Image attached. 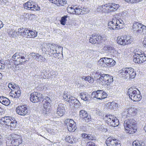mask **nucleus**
<instances>
[{
    "label": "nucleus",
    "mask_w": 146,
    "mask_h": 146,
    "mask_svg": "<svg viewBox=\"0 0 146 146\" xmlns=\"http://www.w3.org/2000/svg\"><path fill=\"white\" fill-rule=\"evenodd\" d=\"M13 139L11 140L6 142V144L7 146H14L13 143Z\"/></svg>",
    "instance_id": "54"
},
{
    "label": "nucleus",
    "mask_w": 146,
    "mask_h": 146,
    "mask_svg": "<svg viewBox=\"0 0 146 146\" xmlns=\"http://www.w3.org/2000/svg\"><path fill=\"white\" fill-rule=\"evenodd\" d=\"M24 28H19L18 29V32H17L18 33V35L19 34H20L21 35V33H22V31L24 30Z\"/></svg>",
    "instance_id": "62"
},
{
    "label": "nucleus",
    "mask_w": 146,
    "mask_h": 146,
    "mask_svg": "<svg viewBox=\"0 0 146 146\" xmlns=\"http://www.w3.org/2000/svg\"><path fill=\"white\" fill-rule=\"evenodd\" d=\"M14 118H13L10 116L5 117L2 118L0 120V123L3 122L6 125L9 126V125L12 122V119Z\"/></svg>",
    "instance_id": "19"
},
{
    "label": "nucleus",
    "mask_w": 146,
    "mask_h": 146,
    "mask_svg": "<svg viewBox=\"0 0 146 146\" xmlns=\"http://www.w3.org/2000/svg\"><path fill=\"white\" fill-rule=\"evenodd\" d=\"M115 20L113 19L112 21H110L108 23V28L110 29L115 30H116L122 28L121 25H117L116 24Z\"/></svg>",
    "instance_id": "16"
},
{
    "label": "nucleus",
    "mask_w": 146,
    "mask_h": 146,
    "mask_svg": "<svg viewBox=\"0 0 146 146\" xmlns=\"http://www.w3.org/2000/svg\"><path fill=\"white\" fill-rule=\"evenodd\" d=\"M64 122L67 127L72 123H74V121L72 119H66Z\"/></svg>",
    "instance_id": "45"
},
{
    "label": "nucleus",
    "mask_w": 146,
    "mask_h": 146,
    "mask_svg": "<svg viewBox=\"0 0 146 146\" xmlns=\"http://www.w3.org/2000/svg\"><path fill=\"white\" fill-rule=\"evenodd\" d=\"M105 117L106 118L105 119L106 123L110 125L115 127L119 125V120L116 117L108 114L106 115Z\"/></svg>",
    "instance_id": "8"
},
{
    "label": "nucleus",
    "mask_w": 146,
    "mask_h": 146,
    "mask_svg": "<svg viewBox=\"0 0 146 146\" xmlns=\"http://www.w3.org/2000/svg\"><path fill=\"white\" fill-rule=\"evenodd\" d=\"M119 141L114 137H110L107 138L106 143L108 146H121Z\"/></svg>",
    "instance_id": "11"
},
{
    "label": "nucleus",
    "mask_w": 146,
    "mask_h": 146,
    "mask_svg": "<svg viewBox=\"0 0 146 146\" xmlns=\"http://www.w3.org/2000/svg\"><path fill=\"white\" fill-rule=\"evenodd\" d=\"M65 106L62 104H60L58 105L56 111V114L58 116H62L64 114L65 111Z\"/></svg>",
    "instance_id": "18"
},
{
    "label": "nucleus",
    "mask_w": 146,
    "mask_h": 146,
    "mask_svg": "<svg viewBox=\"0 0 146 146\" xmlns=\"http://www.w3.org/2000/svg\"><path fill=\"white\" fill-rule=\"evenodd\" d=\"M29 32V30L26 28H24V30L22 31V33H21V35L24 37H28Z\"/></svg>",
    "instance_id": "39"
},
{
    "label": "nucleus",
    "mask_w": 146,
    "mask_h": 146,
    "mask_svg": "<svg viewBox=\"0 0 146 146\" xmlns=\"http://www.w3.org/2000/svg\"><path fill=\"white\" fill-rule=\"evenodd\" d=\"M69 17L67 15L62 17L60 20V24L62 25H65L66 21L67 20V18Z\"/></svg>",
    "instance_id": "37"
},
{
    "label": "nucleus",
    "mask_w": 146,
    "mask_h": 146,
    "mask_svg": "<svg viewBox=\"0 0 146 146\" xmlns=\"http://www.w3.org/2000/svg\"><path fill=\"white\" fill-rule=\"evenodd\" d=\"M87 138L90 140H96L95 137L91 134H88V135Z\"/></svg>",
    "instance_id": "53"
},
{
    "label": "nucleus",
    "mask_w": 146,
    "mask_h": 146,
    "mask_svg": "<svg viewBox=\"0 0 146 146\" xmlns=\"http://www.w3.org/2000/svg\"><path fill=\"white\" fill-rule=\"evenodd\" d=\"M9 35L10 37H13L18 35V34L17 32L11 29L9 32Z\"/></svg>",
    "instance_id": "40"
},
{
    "label": "nucleus",
    "mask_w": 146,
    "mask_h": 146,
    "mask_svg": "<svg viewBox=\"0 0 146 146\" xmlns=\"http://www.w3.org/2000/svg\"><path fill=\"white\" fill-rule=\"evenodd\" d=\"M0 102L3 105L5 106H8L10 103L8 98L3 96L0 97Z\"/></svg>",
    "instance_id": "24"
},
{
    "label": "nucleus",
    "mask_w": 146,
    "mask_h": 146,
    "mask_svg": "<svg viewBox=\"0 0 146 146\" xmlns=\"http://www.w3.org/2000/svg\"><path fill=\"white\" fill-rule=\"evenodd\" d=\"M75 7H72L71 6H69L67 8V10L68 13L74 14L75 13Z\"/></svg>",
    "instance_id": "35"
},
{
    "label": "nucleus",
    "mask_w": 146,
    "mask_h": 146,
    "mask_svg": "<svg viewBox=\"0 0 146 146\" xmlns=\"http://www.w3.org/2000/svg\"><path fill=\"white\" fill-rule=\"evenodd\" d=\"M81 8H82V10L81 11L82 15L85 14L86 13H87L88 12L87 9L84 7H81Z\"/></svg>",
    "instance_id": "56"
},
{
    "label": "nucleus",
    "mask_w": 146,
    "mask_h": 146,
    "mask_svg": "<svg viewBox=\"0 0 146 146\" xmlns=\"http://www.w3.org/2000/svg\"><path fill=\"white\" fill-rule=\"evenodd\" d=\"M64 99L66 101L68 102L72 105L74 103V102H77V100L75 97L72 96L70 95H68L67 92H64L63 96Z\"/></svg>",
    "instance_id": "15"
},
{
    "label": "nucleus",
    "mask_w": 146,
    "mask_h": 146,
    "mask_svg": "<svg viewBox=\"0 0 146 146\" xmlns=\"http://www.w3.org/2000/svg\"><path fill=\"white\" fill-rule=\"evenodd\" d=\"M106 62H107V67H110L115 64V62L112 58L106 57Z\"/></svg>",
    "instance_id": "28"
},
{
    "label": "nucleus",
    "mask_w": 146,
    "mask_h": 146,
    "mask_svg": "<svg viewBox=\"0 0 146 146\" xmlns=\"http://www.w3.org/2000/svg\"><path fill=\"white\" fill-rule=\"evenodd\" d=\"M133 41V38L129 36L125 35L118 36L117 38V43L120 44L125 45L131 44Z\"/></svg>",
    "instance_id": "6"
},
{
    "label": "nucleus",
    "mask_w": 146,
    "mask_h": 146,
    "mask_svg": "<svg viewBox=\"0 0 146 146\" xmlns=\"http://www.w3.org/2000/svg\"><path fill=\"white\" fill-rule=\"evenodd\" d=\"M106 76V74H102L99 71H97L95 74L94 77L95 78L99 77V79L100 80H102L107 78Z\"/></svg>",
    "instance_id": "23"
},
{
    "label": "nucleus",
    "mask_w": 146,
    "mask_h": 146,
    "mask_svg": "<svg viewBox=\"0 0 146 146\" xmlns=\"http://www.w3.org/2000/svg\"><path fill=\"white\" fill-rule=\"evenodd\" d=\"M13 137V138H12V139H17L19 140V139H21L20 135L16 134H14Z\"/></svg>",
    "instance_id": "57"
},
{
    "label": "nucleus",
    "mask_w": 146,
    "mask_h": 146,
    "mask_svg": "<svg viewBox=\"0 0 146 146\" xmlns=\"http://www.w3.org/2000/svg\"><path fill=\"white\" fill-rule=\"evenodd\" d=\"M114 19V20H115V22L116 23V24L117 25H121L122 28L123 26V22L122 19H118L115 18Z\"/></svg>",
    "instance_id": "47"
},
{
    "label": "nucleus",
    "mask_w": 146,
    "mask_h": 146,
    "mask_svg": "<svg viewBox=\"0 0 146 146\" xmlns=\"http://www.w3.org/2000/svg\"><path fill=\"white\" fill-rule=\"evenodd\" d=\"M37 35V32L36 31H33L31 30H29V33L28 37L34 38Z\"/></svg>",
    "instance_id": "34"
},
{
    "label": "nucleus",
    "mask_w": 146,
    "mask_h": 146,
    "mask_svg": "<svg viewBox=\"0 0 146 146\" xmlns=\"http://www.w3.org/2000/svg\"><path fill=\"white\" fill-rule=\"evenodd\" d=\"M65 140L70 143H73L77 141V139L74 137L72 136H67L65 137Z\"/></svg>",
    "instance_id": "30"
},
{
    "label": "nucleus",
    "mask_w": 146,
    "mask_h": 146,
    "mask_svg": "<svg viewBox=\"0 0 146 146\" xmlns=\"http://www.w3.org/2000/svg\"><path fill=\"white\" fill-rule=\"evenodd\" d=\"M43 99L42 94L37 92H34L30 95L31 101L33 103L41 101Z\"/></svg>",
    "instance_id": "9"
},
{
    "label": "nucleus",
    "mask_w": 146,
    "mask_h": 146,
    "mask_svg": "<svg viewBox=\"0 0 146 146\" xmlns=\"http://www.w3.org/2000/svg\"><path fill=\"white\" fill-rule=\"evenodd\" d=\"M137 110L135 108H131L128 109L127 111V117H129V115L131 116H134L137 112Z\"/></svg>",
    "instance_id": "25"
},
{
    "label": "nucleus",
    "mask_w": 146,
    "mask_h": 146,
    "mask_svg": "<svg viewBox=\"0 0 146 146\" xmlns=\"http://www.w3.org/2000/svg\"><path fill=\"white\" fill-rule=\"evenodd\" d=\"M36 59L37 61L41 62H45L46 60L44 57L40 55L38 53H37Z\"/></svg>",
    "instance_id": "36"
},
{
    "label": "nucleus",
    "mask_w": 146,
    "mask_h": 146,
    "mask_svg": "<svg viewBox=\"0 0 146 146\" xmlns=\"http://www.w3.org/2000/svg\"><path fill=\"white\" fill-rule=\"evenodd\" d=\"M47 46L48 48L49 49V52L52 54H59L60 53H57V48H62V52L63 47L58 46L57 44H51L50 43H48L47 44Z\"/></svg>",
    "instance_id": "13"
},
{
    "label": "nucleus",
    "mask_w": 146,
    "mask_h": 146,
    "mask_svg": "<svg viewBox=\"0 0 146 146\" xmlns=\"http://www.w3.org/2000/svg\"><path fill=\"white\" fill-rule=\"evenodd\" d=\"M43 108V113L44 115L49 114L50 112L51 100L50 98L46 97L42 101Z\"/></svg>",
    "instance_id": "5"
},
{
    "label": "nucleus",
    "mask_w": 146,
    "mask_h": 146,
    "mask_svg": "<svg viewBox=\"0 0 146 146\" xmlns=\"http://www.w3.org/2000/svg\"><path fill=\"white\" fill-rule=\"evenodd\" d=\"M140 54L138 53H135V54L133 55V61L136 63L139 64L140 60H139Z\"/></svg>",
    "instance_id": "33"
},
{
    "label": "nucleus",
    "mask_w": 146,
    "mask_h": 146,
    "mask_svg": "<svg viewBox=\"0 0 146 146\" xmlns=\"http://www.w3.org/2000/svg\"><path fill=\"white\" fill-rule=\"evenodd\" d=\"M68 129L70 132H73L76 129V124L74 122V123H72L67 127Z\"/></svg>",
    "instance_id": "31"
},
{
    "label": "nucleus",
    "mask_w": 146,
    "mask_h": 146,
    "mask_svg": "<svg viewBox=\"0 0 146 146\" xmlns=\"http://www.w3.org/2000/svg\"><path fill=\"white\" fill-rule=\"evenodd\" d=\"M98 98L97 99L101 100L104 99L107 97V94L105 92L102 90H98Z\"/></svg>",
    "instance_id": "21"
},
{
    "label": "nucleus",
    "mask_w": 146,
    "mask_h": 146,
    "mask_svg": "<svg viewBox=\"0 0 146 146\" xmlns=\"http://www.w3.org/2000/svg\"><path fill=\"white\" fill-rule=\"evenodd\" d=\"M81 104L79 101L77 100V102L75 101L74 103L72 105L76 108H78L81 106Z\"/></svg>",
    "instance_id": "51"
},
{
    "label": "nucleus",
    "mask_w": 146,
    "mask_h": 146,
    "mask_svg": "<svg viewBox=\"0 0 146 146\" xmlns=\"http://www.w3.org/2000/svg\"><path fill=\"white\" fill-rule=\"evenodd\" d=\"M75 14L78 15L81 14V11L82 10V9L81 7L80 8L75 7Z\"/></svg>",
    "instance_id": "49"
},
{
    "label": "nucleus",
    "mask_w": 146,
    "mask_h": 146,
    "mask_svg": "<svg viewBox=\"0 0 146 146\" xmlns=\"http://www.w3.org/2000/svg\"><path fill=\"white\" fill-rule=\"evenodd\" d=\"M12 84L13 86H12L11 88H13L14 89L13 90H15L16 88H17V87L18 86L17 85L13 83H12Z\"/></svg>",
    "instance_id": "63"
},
{
    "label": "nucleus",
    "mask_w": 146,
    "mask_h": 146,
    "mask_svg": "<svg viewBox=\"0 0 146 146\" xmlns=\"http://www.w3.org/2000/svg\"><path fill=\"white\" fill-rule=\"evenodd\" d=\"M143 46L146 47V36L145 37L144 39L143 42Z\"/></svg>",
    "instance_id": "64"
},
{
    "label": "nucleus",
    "mask_w": 146,
    "mask_h": 146,
    "mask_svg": "<svg viewBox=\"0 0 146 146\" xmlns=\"http://www.w3.org/2000/svg\"><path fill=\"white\" fill-rule=\"evenodd\" d=\"M106 78L102 80H104L105 84L107 85H109L110 84L113 82V77L108 74H106Z\"/></svg>",
    "instance_id": "26"
},
{
    "label": "nucleus",
    "mask_w": 146,
    "mask_h": 146,
    "mask_svg": "<svg viewBox=\"0 0 146 146\" xmlns=\"http://www.w3.org/2000/svg\"><path fill=\"white\" fill-rule=\"evenodd\" d=\"M10 95L13 98H17V97H16L17 96H16L15 94L14 93L13 90H11V92L10 93Z\"/></svg>",
    "instance_id": "58"
},
{
    "label": "nucleus",
    "mask_w": 146,
    "mask_h": 146,
    "mask_svg": "<svg viewBox=\"0 0 146 146\" xmlns=\"http://www.w3.org/2000/svg\"><path fill=\"white\" fill-rule=\"evenodd\" d=\"M97 37V36H96V34H93L92 35V37H90L89 39L90 42L92 43V44H95L97 42V40L96 38Z\"/></svg>",
    "instance_id": "38"
},
{
    "label": "nucleus",
    "mask_w": 146,
    "mask_h": 146,
    "mask_svg": "<svg viewBox=\"0 0 146 146\" xmlns=\"http://www.w3.org/2000/svg\"><path fill=\"white\" fill-rule=\"evenodd\" d=\"M85 80L88 81L90 83H93L94 81L93 78H92L91 77L88 76L85 77Z\"/></svg>",
    "instance_id": "48"
},
{
    "label": "nucleus",
    "mask_w": 146,
    "mask_h": 146,
    "mask_svg": "<svg viewBox=\"0 0 146 146\" xmlns=\"http://www.w3.org/2000/svg\"><path fill=\"white\" fill-rule=\"evenodd\" d=\"M96 10L98 12L101 13H107V10L106 8V4L104 5H102L99 6L97 8Z\"/></svg>",
    "instance_id": "29"
},
{
    "label": "nucleus",
    "mask_w": 146,
    "mask_h": 146,
    "mask_svg": "<svg viewBox=\"0 0 146 146\" xmlns=\"http://www.w3.org/2000/svg\"><path fill=\"white\" fill-rule=\"evenodd\" d=\"M113 48V47L110 46V45L105 46L104 47V49L105 50H112Z\"/></svg>",
    "instance_id": "52"
},
{
    "label": "nucleus",
    "mask_w": 146,
    "mask_h": 146,
    "mask_svg": "<svg viewBox=\"0 0 146 146\" xmlns=\"http://www.w3.org/2000/svg\"><path fill=\"white\" fill-rule=\"evenodd\" d=\"M96 36H97V37H96V38L97 40V41H100L101 40H102V37L100 35H96Z\"/></svg>",
    "instance_id": "61"
},
{
    "label": "nucleus",
    "mask_w": 146,
    "mask_h": 146,
    "mask_svg": "<svg viewBox=\"0 0 146 146\" xmlns=\"http://www.w3.org/2000/svg\"><path fill=\"white\" fill-rule=\"evenodd\" d=\"M33 4V2L28 1L24 4V8L25 9L32 11H38L40 9L38 5Z\"/></svg>",
    "instance_id": "14"
},
{
    "label": "nucleus",
    "mask_w": 146,
    "mask_h": 146,
    "mask_svg": "<svg viewBox=\"0 0 146 146\" xmlns=\"http://www.w3.org/2000/svg\"><path fill=\"white\" fill-rule=\"evenodd\" d=\"M47 44H44L43 45H42V51L44 52H49V49L47 46Z\"/></svg>",
    "instance_id": "46"
},
{
    "label": "nucleus",
    "mask_w": 146,
    "mask_h": 146,
    "mask_svg": "<svg viewBox=\"0 0 146 146\" xmlns=\"http://www.w3.org/2000/svg\"><path fill=\"white\" fill-rule=\"evenodd\" d=\"M133 146H145L144 143L140 144L139 141L137 140L134 141L132 143Z\"/></svg>",
    "instance_id": "42"
},
{
    "label": "nucleus",
    "mask_w": 146,
    "mask_h": 146,
    "mask_svg": "<svg viewBox=\"0 0 146 146\" xmlns=\"http://www.w3.org/2000/svg\"><path fill=\"white\" fill-rule=\"evenodd\" d=\"M127 93L130 98L134 102L139 101L142 98L140 92L137 89L130 88L128 89Z\"/></svg>",
    "instance_id": "3"
},
{
    "label": "nucleus",
    "mask_w": 146,
    "mask_h": 146,
    "mask_svg": "<svg viewBox=\"0 0 146 146\" xmlns=\"http://www.w3.org/2000/svg\"><path fill=\"white\" fill-rule=\"evenodd\" d=\"M16 111L18 114L23 116L28 115L29 113V110L25 105L18 106L16 108Z\"/></svg>",
    "instance_id": "10"
},
{
    "label": "nucleus",
    "mask_w": 146,
    "mask_h": 146,
    "mask_svg": "<svg viewBox=\"0 0 146 146\" xmlns=\"http://www.w3.org/2000/svg\"><path fill=\"white\" fill-rule=\"evenodd\" d=\"M86 146H97L94 143L92 142H89L87 143Z\"/></svg>",
    "instance_id": "59"
},
{
    "label": "nucleus",
    "mask_w": 146,
    "mask_h": 146,
    "mask_svg": "<svg viewBox=\"0 0 146 146\" xmlns=\"http://www.w3.org/2000/svg\"><path fill=\"white\" fill-rule=\"evenodd\" d=\"M26 55L21 53H16L12 57V60L14 61V63L16 66L24 64V63L28 61L25 58Z\"/></svg>",
    "instance_id": "4"
},
{
    "label": "nucleus",
    "mask_w": 146,
    "mask_h": 146,
    "mask_svg": "<svg viewBox=\"0 0 146 146\" xmlns=\"http://www.w3.org/2000/svg\"><path fill=\"white\" fill-rule=\"evenodd\" d=\"M9 125H10L11 126V129H13L17 128V122L14 118L12 119V122Z\"/></svg>",
    "instance_id": "32"
},
{
    "label": "nucleus",
    "mask_w": 146,
    "mask_h": 146,
    "mask_svg": "<svg viewBox=\"0 0 146 146\" xmlns=\"http://www.w3.org/2000/svg\"><path fill=\"white\" fill-rule=\"evenodd\" d=\"M111 104L113 107V110H116L117 108L118 105L117 103H115V102H111Z\"/></svg>",
    "instance_id": "55"
},
{
    "label": "nucleus",
    "mask_w": 146,
    "mask_h": 146,
    "mask_svg": "<svg viewBox=\"0 0 146 146\" xmlns=\"http://www.w3.org/2000/svg\"><path fill=\"white\" fill-rule=\"evenodd\" d=\"M139 60H140V63H141L146 60V56L143 54H140Z\"/></svg>",
    "instance_id": "44"
},
{
    "label": "nucleus",
    "mask_w": 146,
    "mask_h": 146,
    "mask_svg": "<svg viewBox=\"0 0 146 146\" xmlns=\"http://www.w3.org/2000/svg\"><path fill=\"white\" fill-rule=\"evenodd\" d=\"M119 73L126 80L134 78L136 73L134 70L131 68H124L119 71Z\"/></svg>",
    "instance_id": "2"
},
{
    "label": "nucleus",
    "mask_w": 146,
    "mask_h": 146,
    "mask_svg": "<svg viewBox=\"0 0 146 146\" xmlns=\"http://www.w3.org/2000/svg\"><path fill=\"white\" fill-rule=\"evenodd\" d=\"M132 28L133 31H135L137 34L142 33H143V34L146 33V26L138 22L134 21Z\"/></svg>",
    "instance_id": "7"
},
{
    "label": "nucleus",
    "mask_w": 146,
    "mask_h": 146,
    "mask_svg": "<svg viewBox=\"0 0 146 146\" xmlns=\"http://www.w3.org/2000/svg\"><path fill=\"white\" fill-rule=\"evenodd\" d=\"M80 97L81 98L85 101H89V100L90 95L86 92H82L80 94Z\"/></svg>",
    "instance_id": "27"
},
{
    "label": "nucleus",
    "mask_w": 146,
    "mask_h": 146,
    "mask_svg": "<svg viewBox=\"0 0 146 146\" xmlns=\"http://www.w3.org/2000/svg\"><path fill=\"white\" fill-rule=\"evenodd\" d=\"M50 1L54 4H56L57 6L60 5L62 6L66 3V0H48Z\"/></svg>",
    "instance_id": "20"
},
{
    "label": "nucleus",
    "mask_w": 146,
    "mask_h": 146,
    "mask_svg": "<svg viewBox=\"0 0 146 146\" xmlns=\"http://www.w3.org/2000/svg\"><path fill=\"white\" fill-rule=\"evenodd\" d=\"M106 5L107 13L115 11L117 10L119 7V4L114 3L106 4Z\"/></svg>",
    "instance_id": "12"
},
{
    "label": "nucleus",
    "mask_w": 146,
    "mask_h": 146,
    "mask_svg": "<svg viewBox=\"0 0 146 146\" xmlns=\"http://www.w3.org/2000/svg\"><path fill=\"white\" fill-rule=\"evenodd\" d=\"M80 117L83 118L86 122H88L91 120L90 116L88 114L86 111L81 110L80 112Z\"/></svg>",
    "instance_id": "17"
},
{
    "label": "nucleus",
    "mask_w": 146,
    "mask_h": 146,
    "mask_svg": "<svg viewBox=\"0 0 146 146\" xmlns=\"http://www.w3.org/2000/svg\"><path fill=\"white\" fill-rule=\"evenodd\" d=\"M13 139V143L14 146H18L22 142L21 139Z\"/></svg>",
    "instance_id": "41"
},
{
    "label": "nucleus",
    "mask_w": 146,
    "mask_h": 146,
    "mask_svg": "<svg viewBox=\"0 0 146 146\" xmlns=\"http://www.w3.org/2000/svg\"><path fill=\"white\" fill-rule=\"evenodd\" d=\"M98 90L96 92H93L92 93V95L91 98L93 99H94L95 98H96L97 99L98 96Z\"/></svg>",
    "instance_id": "50"
},
{
    "label": "nucleus",
    "mask_w": 146,
    "mask_h": 146,
    "mask_svg": "<svg viewBox=\"0 0 146 146\" xmlns=\"http://www.w3.org/2000/svg\"><path fill=\"white\" fill-rule=\"evenodd\" d=\"M136 123L133 119L125 120L124 122V126L126 132L130 134L135 133L137 129Z\"/></svg>",
    "instance_id": "1"
},
{
    "label": "nucleus",
    "mask_w": 146,
    "mask_h": 146,
    "mask_svg": "<svg viewBox=\"0 0 146 146\" xmlns=\"http://www.w3.org/2000/svg\"><path fill=\"white\" fill-rule=\"evenodd\" d=\"M107 106L109 107V108L111 110H113V107L112 106L111 102H108L107 104Z\"/></svg>",
    "instance_id": "60"
},
{
    "label": "nucleus",
    "mask_w": 146,
    "mask_h": 146,
    "mask_svg": "<svg viewBox=\"0 0 146 146\" xmlns=\"http://www.w3.org/2000/svg\"><path fill=\"white\" fill-rule=\"evenodd\" d=\"M106 57L100 59L98 62V64L99 66L103 67H107Z\"/></svg>",
    "instance_id": "22"
},
{
    "label": "nucleus",
    "mask_w": 146,
    "mask_h": 146,
    "mask_svg": "<svg viewBox=\"0 0 146 146\" xmlns=\"http://www.w3.org/2000/svg\"><path fill=\"white\" fill-rule=\"evenodd\" d=\"M19 87H17V88L15 90H13L14 93L15 94L17 98H19L21 96V92L20 90H19Z\"/></svg>",
    "instance_id": "43"
}]
</instances>
